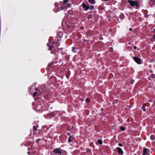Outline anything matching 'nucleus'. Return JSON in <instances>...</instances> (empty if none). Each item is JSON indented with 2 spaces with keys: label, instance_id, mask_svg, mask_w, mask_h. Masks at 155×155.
<instances>
[{
  "label": "nucleus",
  "instance_id": "1",
  "mask_svg": "<svg viewBox=\"0 0 155 155\" xmlns=\"http://www.w3.org/2000/svg\"><path fill=\"white\" fill-rule=\"evenodd\" d=\"M68 1L69 0H64L63 3H60V4L61 6L60 8L61 10H63L65 8H66V4Z\"/></svg>",
  "mask_w": 155,
  "mask_h": 155
},
{
  "label": "nucleus",
  "instance_id": "2",
  "mask_svg": "<svg viewBox=\"0 0 155 155\" xmlns=\"http://www.w3.org/2000/svg\"><path fill=\"white\" fill-rule=\"evenodd\" d=\"M128 2L129 3L130 5L132 6H135L137 7L136 9L138 8V2L137 1H134L133 0H129Z\"/></svg>",
  "mask_w": 155,
  "mask_h": 155
},
{
  "label": "nucleus",
  "instance_id": "3",
  "mask_svg": "<svg viewBox=\"0 0 155 155\" xmlns=\"http://www.w3.org/2000/svg\"><path fill=\"white\" fill-rule=\"evenodd\" d=\"M134 61L137 62L138 64H140L141 60V59L139 58L136 57H135L134 58Z\"/></svg>",
  "mask_w": 155,
  "mask_h": 155
},
{
  "label": "nucleus",
  "instance_id": "4",
  "mask_svg": "<svg viewBox=\"0 0 155 155\" xmlns=\"http://www.w3.org/2000/svg\"><path fill=\"white\" fill-rule=\"evenodd\" d=\"M82 7L84 8L85 10H87L89 8V7L88 5H86L85 4H82Z\"/></svg>",
  "mask_w": 155,
  "mask_h": 155
},
{
  "label": "nucleus",
  "instance_id": "5",
  "mask_svg": "<svg viewBox=\"0 0 155 155\" xmlns=\"http://www.w3.org/2000/svg\"><path fill=\"white\" fill-rule=\"evenodd\" d=\"M54 152L56 153H59L60 154H61V152L58 148L54 149Z\"/></svg>",
  "mask_w": 155,
  "mask_h": 155
},
{
  "label": "nucleus",
  "instance_id": "6",
  "mask_svg": "<svg viewBox=\"0 0 155 155\" xmlns=\"http://www.w3.org/2000/svg\"><path fill=\"white\" fill-rule=\"evenodd\" d=\"M117 149L118 150V153L120 154H122L123 153V152L122 150L120 147H117Z\"/></svg>",
  "mask_w": 155,
  "mask_h": 155
},
{
  "label": "nucleus",
  "instance_id": "7",
  "mask_svg": "<svg viewBox=\"0 0 155 155\" xmlns=\"http://www.w3.org/2000/svg\"><path fill=\"white\" fill-rule=\"evenodd\" d=\"M148 151L146 148H144L143 150V155H145L146 154H148Z\"/></svg>",
  "mask_w": 155,
  "mask_h": 155
},
{
  "label": "nucleus",
  "instance_id": "8",
  "mask_svg": "<svg viewBox=\"0 0 155 155\" xmlns=\"http://www.w3.org/2000/svg\"><path fill=\"white\" fill-rule=\"evenodd\" d=\"M96 144L98 143L99 144H102V141L100 139L98 140L96 143Z\"/></svg>",
  "mask_w": 155,
  "mask_h": 155
},
{
  "label": "nucleus",
  "instance_id": "9",
  "mask_svg": "<svg viewBox=\"0 0 155 155\" xmlns=\"http://www.w3.org/2000/svg\"><path fill=\"white\" fill-rule=\"evenodd\" d=\"M88 1L91 4H94V0H88Z\"/></svg>",
  "mask_w": 155,
  "mask_h": 155
},
{
  "label": "nucleus",
  "instance_id": "10",
  "mask_svg": "<svg viewBox=\"0 0 155 155\" xmlns=\"http://www.w3.org/2000/svg\"><path fill=\"white\" fill-rule=\"evenodd\" d=\"M150 138L152 140H154L155 138L154 136L153 135H151L150 137Z\"/></svg>",
  "mask_w": 155,
  "mask_h": 155
},
{
  "label": "nucleus",
  "instance_id": "11",
  "mask_svg": "<svg viewBox=\"0 0 155 155\" xmlns=\"http://www.w3.org/2000/svg\"><path fill=\"white\" fill-rule=\"evenodd\" d=\"M48 46L49 47V50H51L53 48L52 45H48Z\"/></svg>",
  "mask_w": 155,
  "mask_h": 155
},
{
  "label": "nucleus",
  "instance_id": "12",
  "mask_svg": "<svg viewBox=\"0 0 155 155\" xmlns=\"http://www.w3.org/2000/svg\"><path fill=\"white\" fill-rule=\"evenodd\" d=\"M120 130L122 131H124L125 130V128L123 126H121L120 127Z\"/></svg>",
  "mask_w": 155,
  "mask_h": 155
},
{
  "label": "nucleus",
  "instance_id": "13",
  "mask_svg": "<svg viewBox=\"0 0 155 155\" xmlns=\"http://www.w3.org/2000/svg\"><path fill=\"white\" fill-rule=\"evenodd\" d=\"M33 129L34 131H36L37 130V128L36 126H34L33 127Z\"/></svg>",
  "mask_w": 155,
  "mask_h": 155
},
{
  "label": "nucleus",
  "instance_id": "14",
  "mask_svg": "<svg viewBox=\"0 0 155 155\" xmlns=\"http://www.w3.org/2000/svg\"><path fill=\"white\" fill-rule=\"evenodd\" d=\"M72 51L73 52H76V51L75 50V48L74 47H72Z\"/></svg>",
  "mask_w": 155,
  "mask_h": 155
},
{
  "label": "nucleus",
  "instance_id": "15",
  "mask_svg": "<svg viewBox=\"0 0 155 155\" xmlns=\"http://www.w3.org/2000/svg\"><path fill=\"white\" fill-rule=\"evenodd\" d=\"M37 93L36 92H35L33 94V97H35V96H36V95H37Z\"/></svg>",
  "mask_w": 155,
  "mask_h": 155
},
{
  "label": "nucleus",
  "instance_id": "16",
  "mask_svg": "<svg viewBox=\"0 0 155 155\" xmlns=\"http://www.w3.org/2000/svg\"><path fill=\"white\" fill-rule=\"evenodd\" d=\"M71 136L69 137V139H68V142H71Z\"/></svg>",
  "mask_w": 155,
  "mask_h": 155
},
{
  "label": "nucleus",
  "instance_id": "17",
  "mask_svg": "<svg viewBox=\"0 0 155 155\" xmlns=\"http://www.w3.org/2000/svg\"><path fill=\"white\" fill-rule=\"evenodd\" d=\"M91 18H92V16H91V15H88L87 16V18L89 19H90Z\"/></svg>",
  "mask_w": 155,
  "mask_h": 155
},
{
  "label": "nucleus",
  "instance_id": "18",
  "mask_svg": "<svg viewBox=\"0 0 155 155\" xmlns=\"http://www.w3.org/2000/svg\"><path fill=\"white\" fill-rule=\"evenodd\" d=\"M94 8V6L93 5H91L90 8V9L91 10L93 9Z\"/></svg>",
  "mask_w": 155,
  "mask_h": 155
},
{
  "label": "nucleus",
  "instance_id": "19",
  "mask_svg": "<svg viewBox=\"0 0 155 155\" xmlns=\"http://www.w3.org/2000/svg\"><path fill=\"white\" fill-rule=\"evenodd\" d=\"M71 6V5L70 4H69L67 5V7H70Z\"/></svg>",
  "mask_w": 155,
  "mask_h": 155
},
{
  "label": "nucleus",
  "instance_id": "20",
  "mask_svg": "<svg viewBox=\"0 0 155 155\" xmlns=\"http://www.w3.org/2000/svg\"><path fill=\"white\" fill-rule=\"evenodd\" d=\"M41 140V139H38L37 140H36V142H38L39 141H40Z\"/></svg>",
  "mask_w": 155,
  "mask_h": 155
},
{
  "label": "nucleus",
  "instance_id": "21",
  "mask_svg": "<svg viewBox=\"0 0 155 155\" xmlns=\"http://www.w3.org/2000/svg\"><path fill=\"white\" fill-rule=\"evenodd\" d=\"M86 101L87 102H88L90 101V100L89 98H87L86 99Z\"/></svg>",
  "mask_w": 155,
  "mask_h": 155
},
{
  "label": "nucleus",
  "instance_id": "22",
  "mask_svg": "<svg viewBox=\"0 0 155 155\" xmlns=\"http://www.w3.org/2000/svg\"><path fill=\"white\" fill-rule=\"evenodd\" d=\"M142 109L144 111H146V109L144 107H142Z\"/></svg>",
  "mask_w": 155,
  "mask_h": 155
},
{
  "label": "nucleus",
  "instance_id": "23",
  "mask_svg": "<svg viewBox=\"0 0 155 155\" xmlns=\"http://www.w3.org/2000/svg\"><path fill=\"white\" fill-rule=\"evenodd\" d=\"M151 77L153 78H155V75H152Z\"/></svg>",
  "mask_w": 155,
  "mask_h": 155
},
{
  "label": "nucleus",
  "instance_id": "24",
  "mask_svg": "<svg viewBox=\"0 0 155 155\" xmlns=\"http://www.w3.org/2000/svg\"><path fill=\"white\" fill-rule=\"evenodd\" d=\"M118 145L120 147H122V144L120 143H119Z\"/></svg>",
  "mask_w": 155,
  "mask_h": 155
},
{
  "label": "nucleus",
  "instance_id": "25",
  "mask_svg": "<svg viewBox=\"0 0 155 155\" xmlns=\"http://www.w3.org/2000/svg\"><path fill=\"white\" fill-rule=\"evenodd\" d=\"M137 48V47L136 46H134V49H136Z\"/></svg>",
  "mask_w": 155,
  "mask_h": 155
},
{
  "label": "nucleus",
  "instance_id": "26",
  "mask_svg": "<svg viewBox=\"0 0 155 155\" xmlns=\"http://www.w3.org/2000/svg\"><path fill=\"white\" fill-rule=\"evenodd\" d=\"M33 134H34V135H36V132H34L33 133Z\"/></svg>",
  "mask_w": 155,
  "mask_h": 155
},
{
  "label": "nucleus",
  "instance_id": "27",
  "mask_svg": "<svg viewBox=\"0 0 155 155\" xmlns=\"http://www.w3.org/2000/svg\"><path fill=\"white\" fill-rule=\"evenodd\" d=\"M88 152H91V150L90 149H88Z\"/></svg>",
  "mask_w": 155,
  "mask_h": 155
},
{
  "label": "nucleus",
  "instance_id": "28",
  "mask_svg": "<svg viewBox=\"0 0 155 155\" xmlns=\"http://www.w3.org/2000/svg\"><path fill=\"white\" fill-rule=\"evenodd\" d=\"M129 31H131L132 30V29L131 28H129Z\"/></svg>",
  "mask_w": 155,
  "mask_h": 155
},
{
  "label": "nucleus",
  "instance_id": "29",
  "mask_svg": "<svg viewBox=\"0 0 155 155\" xmlns=\"http://www.w3.org/2000/svg\"><path fill=\"white\" fill-rule=\"evenodd\" d=\"M133 82H134L133 81V80H132V81H131V84H133Z\"/></svg>",
  "mask_w": 155,
  "mask_h": 155
},
{
  "label": "nucleus",
  "instance_id": "30",
  "mask_svg": "<svg viewBox=\"0 0 155 155\" xmlns=\"http://www.w3.org/2000/svg\"><path fill=\"white\" fill-rule=\"evenodd\" d=\"M100 39H101V40H103V38L102 37H101L100 38Z\"/></svg>",
  "mask_w": 155,
  "mask_h": 155
},
{
  "label": "nucleus",
  "instance_id": "31",
  "mask_svg": "<svg viewBox=\"0 0 155 155\" xmlns=\"http://www.w3.org/2000/svg\"><path fill=\"white\" fill-rule=\"evenodd\" d=\"M35 90L36 91H38V88H36L35 89Z\"/></svg>",
  "mask_w": 155,
  "mask_h": 155
},
{
  "label": "nucleus",
  "instance_id": "32",
  "mask_svg": "<svg viewBox=\"0 0 155 155\" xmlns=\"http://www.w3.org/2000/svg\"><path fill=\"white\" fill-rule=\"evenodd\" d=\"M68 135H70V134L69 133H68Z\"/></svg>",
  "mask_w": 155,
  "mask_h": 155
}]
</instances>
